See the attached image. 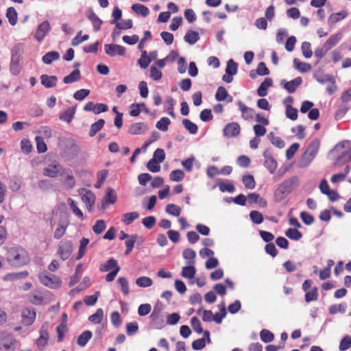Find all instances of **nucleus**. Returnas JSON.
Listing matches in <instances>:
<instances>
[{
    "instance_id": "412c9836",
    "label": "nucleus",
    "mask_w": 351,
    "mask_h": 351,
    "mask_svg": "<svg viewBox=\"0 0 351 351\" xmlns=\"http://www.w3.org/2000/svg\"><path fill=\"white\" fill-rule=\"evenodd\" d=\"M75 107H69L59 115L60 120L69 123L73 120L75 114Z\"/></svg>"
},
{
    "instance_id": "a878e982",
    "label": "nucleus",
    "mask_w": 351,
    "mask_h": 351,
    "mask_svg": "<svg viewBox=\"0 0 351 351\" xmlns=\"http://www.w3.org/2000/svg\"><path fill=\"white\" fill-rule=\"evenodd\" d=\"M81 79L80 71L77 69L73 70L69 75L65 76L63 82L65 84H71L78 82Z\"/></svg>"
},
{
    "instance_id": "864d4df0",
    "label": "nucleus",
    "mask_w": 351,
    "mask_h": 351,
    "mask_svg": "<svg viewBox=\"0 0 351 351\" xmlns=\"http://www.w3.org/2000/svg\"><path fill=\"white\" fill-rule=\"evenodd\" d=\"M260 337L264 343H270L274 339V335L267 329H263L260 332Z\"/></svg>"
},
{
    "instance_id": "423d86ee",
    "label": "nucleus",
    "mask_w": 351,
    "mask_h": 351,
    "mask_svg": "<svg viewBox=\"0 0 351 351\" xmlns=\"http://www.w3.org/2000/svg\"><path fill=\"white\" fill-rule=\"evenodd\" d=\"M78 193L81 196L82 201L86 204L88 211L91 213L96 199L95 195L93 191L85 188L79 189Z\"/></svg>"
},
{
    "instance_id": "09e8293b",
    "label": "nucleus",
    "mask_w": 351,
    "mask_h": 351,
    "mask_svg": "<svg viewBox=\"0 0 351 351\" xmlns=\"http://www.w3.org/2000/svg\"><path fill=\"white\" fill-rule=\"evenodd\" d=\"M82 273V265L80 264L76 267L75 274L73 275L70 278V281L69 283V287H73L75 285L78 281Z\"/></svg>"
},
{
    "instance_id": "052dcab7",
    "label": "nucleus",
    "mask_w": 351,
    "mask_h": 351,
    "mask_svg": "<svg viewBox=\"0 0 351 351\" xmlns=\"http://www.w3.org/2000/svg\"><path fill=\"white\" fill-rule=\"evenodd\" d=\"M29 273L27 271H23L21 272H16V273H10L8 274L4 279L5 280H17V279H21L27 277L28 276Z\"/></svg>"
},
{
    "instance_id": "3c124183",
    "label": "nucleus",
    "mask_w": 351,
    "mask_h": 351,
    "mask_svg": "<svg viewBox=\"0 0 351 351\" xmlns=\"http://www.w3.org/2000/svg\"><path fill=\"white\" fill-rule=\"evenodd\" d=\"M136 284L139 287H149L153 284L152 280L147 276H141L136 280Z\"/></svg>"
},
{
    "instance_id": "e433bc0d",
    "label": "nucleus",
    "mask_w": 351,
    "mask_h": 351,
    "mask_svg": "<svg viewBox=\"0 0 351 351\" xmlns=\"http://www.w3.org/2000/svg\"><path fill=\"white\" fill-rule=\"evenodd\" d=\"M105 124V121L103 119H99L97 121L93 123L90 129L89 135L90 136H94Z\"/></svg>"
},
{
    "instance_id": "13d9d810",
    "label": "nucleus",
    "mask_w": 351,
    "mask_h": 351,
    "mask_svg": "<svg viewBox=\"0 0 351 351\" xmlns=\"http://www.w3.org/2000/svg\"><path fill=\"white\" fill-rule=\"evenodd\" d=\"M104 311L101 308H98L95 313L88 317V320L94 324H99L103 319Z\"/></svg>"
},
{
    "instance_id": "f704fd0d",
    "label": "nucleus",
    "mask_w": 351,
    "mask_h": 351,
    "mask_svg": "<svg viewBox=\"0 0 351 351\" xmlns=\"http://www.w3.org/2000/svg\"><path fill=\"white\" fill-rule=\"evenodd\" d=\"M285 235L291 240L298 241L302 237V233L297 228H290L285 232Z\"/></svg>"
},
{
    "instance_id": "9d476101",
    "label": "nucleus",
    "mask_w": 351,
    "mask_h": 351,
    "mask_svg": "<svg viewBox=\"0 0 351 351\" xmlns=\"http://www.w3.org/2000/svg\"><path fill=\"white\" fill-rule=\"evenodd\" d=\"M39 334L40 336L36 339V343L37 346L39 348V350H42L47 345L49 337L47 323H45L43 325H42L39 330Z\"/></svg>"
},
{
    "instance_id": "dca6fc26",
    "label": "nucleus",
    "mask_w": 351,
    "mask_h": 351,
    "mask_svg": "<svg viewBox=\"0 0 351 351\" xmlns=\"http://www.w3.org/2000/svg\"><path fill=\"white\" fill-rule=\"evenodd\" d=\"M40 81L42 85L45 88H50L56 86L58 77L55 75L43 74L40 76Z\"/></svg>"
},
{
    "instance_id": "79ce46f5",
    "label": "nucleus",
    "mask_w": 351,
    "mask_h": 351,
    "mask_svg": "<svg viewBox=\"0 0 351 351\" xmlns=\"http://www.w3.org/2000/svg\"><path fill=\"white\" fill-rule=\"evenodd\" d=\"M242 182L247 189H253L255 188L256 182L254 176L252 175L243 176L242 178Z\"/></svg>"
},
{
    "instance_id": "5fc2aeb1",
    "label": "nucleus",
    "mask_w": 351,
    "mask_h": 351,
    "mask_svg": "<svg viewBox=\"0 0 351 351\" xmlns=\"http://www.w3.org/2000/svg\"><path fill=\"white\" fill-rule=\"evenodd\" d=\"M171 123V120L168 117H162L156 125V127L160 131L166 132L168 126Z\"/></svg>"
},
{
    "instance_id": "6e6552de",
    "label": "nucleus",
    "mask_w": 351,
    "mask_h": 351,
    "mask_svg": "<svg viewBox=\"0 0 351 351\" xmlns=\"http://www.w3.org/2000/svg\"><path fill=\"white\" fill-rule=\"evenodd\" d=\"M73 252V244L71 241H62L58 247V254L63 261L67 260Z\"/></svg>"
},
{
    "instance_id": "473e14b6",
    "label": "nucleus",
    "mask_w": 351,
    "mask_h": 351,
    "mask_svg": "<svg viewBox=\"0 0 351 351\" xmlns=\"http://www.w3.org/2000/svg\"><path fill=\"white\" fill-rule=\"evenodd\" d=\"M6 17L11 25H15L17 23L18 14L14 8L10 7L6 11Z\"/></svg>"
},
{
    "instance_id": "774afa93",
    "label": "nucleus",
    "mask_w": 351,
    "mask_h": 351,
    "mask_svg": "<svg viewBox=\"0 0 351 351\" xmlns=\"http://www.w3.org/2000/svg\"><path fill=\"white\" fill-rule=\"evenodd\" d=\"M351 347V337L349 335L345 336L340 341L339 349L341 351L348 350Z\"/></svg>"
},
{
    "instance_id": "f8f14e48",
    "label": "nucleus",
    "mask_w": 351,
    "mask_h": 351,
    "mask_svg": "<svg viewBox=\"0 0 351 351\" xmlns=\"http://www.w3.org/2000/svg\"><path fill=\"white\" fill-rule=\"evenodd\" d=\"M36 313L33 308H26L21 313V322L25 326H31L35 321Z\"/></svg>"
},
{
    "instance_id": "f03ea898",
    "label": "nucleus",
    "mask_w": 351,
    "mask_h": 351,
    "mask_svg": "<svg viewBox=\"0 0 351 351\" xmlns=\"http://www.w3.org/2000/svg\"><path fill=\"white\" fill-rule=\"evenodd\" d=\"M298 183V178L293 176L290 179L285 180L275 190L274 197L277 202L285 199L293 190Z\"/></svg>"
},
{
    "instance_id": "393cba45",
    "label": "nucleus",
    "mask_w": 351,
    "mask_h": 351,
    "mask_svg": "<svg viewBox=\"0 0 351 351\" xmlns=\"http://www.w3.org/2000/svg\"><path fill=\"white\" fill-rule=\"evenodd\" d=\"M21 58H11L10 64V71L12 75H18L21 70L20 64Z\"/></svg>"
},
{
    "instance_id": "c9c22d12",
    "label": "nucleus",
    "mask_w": 351,
    "mask_h": 351,
    "mask_svg": "<svg viewBox=\"0 0 351 351\" xmlns=\"http://www.w3.org/2000/svg\"><path fill=\"white\" fill-rule=\"evenodd\" d=\"M182 256L184 259L188 260V265L195 264V258L196 256V253L193 249H185L182 252Z\"/></svg>"
},
{
    "instance_id": "8fccbe9b",
    "label": "nucleus",
    "mask_w": 351,
    "mask_h": 351,
    "mask_svg": "<svg viewBox=\"0 0 351 351\" xmlns=\"http://www.w3.org/2000/svg\"><path fill=\"white\" fill-rule=\"evenodd\" d=\"M16 339L12 336H9L8 341H5L1 345V348L5 351H14L15 350Z\"/></svg>"
},
{
    "instance_id": "4c0bfd02",
    "label": "nucleus",
    "mask_w": 351,
    "mask_h": 351,
    "mask_svg": "<svg viewBox=\"0 0 351 351\" xmlns=\"http://www.w3.org/2000/svg\"><path fill=\"white\" fill-rule=\"evenodd\" d=\"M182 125L184 128L189 131V132L191 134H195L197 132L198 127L197 125L192 122L191 120L184 119L182 120Z\"/></svg>"
},
{
    "instance_id": "4468645a",
    "label": "nucleus",
    "mask_w": 351,
    "mask_h": 351,
    "mask_svg": "<svg viewBox=\"0 0 351 351\" xmlns=\"http://www.w3.org/2000/svg\"><path fill=\"white\" fill-rule=\"evenodd\" d=\"M302 77H297L289 82H287L285 80H282L280 82V84L283 86L284 88L289 93H293L296 90L298 87L302 84Z\"/></svg>"
},
{
    "instance_id": "7c9ffc66",
    "label": "nucleus",
    "mask_w": 351,
    "mask_h": 351,
    "mask_svg": "<svg viewBox=\"0 0 351 351\" xmlns=\"http://www.w3.org/2000/svg\"><path fill=\"white\" fill-rule=\"evenodd\" d=\"M139 217H140V215L138 212L134 211V212L127 213L122 215L121 221L125 225H130L134 220L138 219Z\"/></svg>"
},
{
    "instance_id": "c756f323",
    "label": "nucleus",
    "mask_w": 351,
    "mask_h": 351,
    "mask_svg": "<svg viewBox=\"0 0 351 351\" xmlns=\"http://www.w3.org/2000/svg\"><path fill=\"white\" fill-rule=\"evenodd\" d=\"M93 336L92 332L90 330L84 331L77 338V343L81 346L84 347Z\"/></svg>"
},
{
    "instance_id": "4d7b16f0",
    "label": "nucleus",
    "mask_w": 351,
    "mask_h": 351,
    "mask_svg": "<svg viewBox=\"0 0 351 351\" xmlns=\"http://www.w3.org/2000/svg\"><path fill=\"white\" fill-rule=\"evenodd\" d=\"M184 172L181 169L172 171L169 174V178L174 182H180L184 179Z\"/></svg>"
},
{
    "instance_id": "de8ad7c7",
    "label": "nucleus",
    "mask_w": 351,
    "mask_h": 351,
    "mask_svg": "<svg viewBox=\"0 0 351 351\" xmlns=\"http://www.w3.org/2000/svg\"><path fill=\"white\" fill-rule=\"evenodd\" d=\"M286 116L287 118L292 121H295L298 119V111L297 108H293L292 105L287 104L286 106Z\"/></svg>"
},
{
    "instance_id": "cd10ccee",
    "label": "nucleus",
    "mask_w": 351,
    "mask_h": 351,
    "mask_svg": "<svg viewBox=\"0 0 351 351\" xmlns=\"http://www.w3.org/2000/svg\"><path fill=\"white\" fill-rule=\"evenodd\" d=\"M293 62L294 68L301 73H306L311 69L310 64L302 62L298 58H294Z\"/></svg>"
},
{
    "instance_id": "37998d69",
    "label": "nucleus",
    "mask_w": 351,
    "mask_h": 351,
    "mask_svg": "<svg viewBox=\"0 0 351 351\" xmlns=\"http://www.w3.org/2000/svg\"><path fill=\"white\" fill-rule=\"evenodd\" d=\"M66 177L63 181V184L67 189H73L75 185V180L71 170H66Z\"/></svg>"
},
{
    "instance_id": "bf43d9fd",
    "label": "nucleus",
    "mask_w": 351,
    "mask_h": 351,
    "mask_svg": "<svg viewBox=\"0 0 351 351\" xmlns=\"http://www.w3.org/2000/svg\"><path fill=\"white\" fill-rule=\"evenodd\" d=\"M346 304H333L329 307V313L332 315L337 313H344L346 311Z\"/></svg>"
},
{
    "instance_id": "58836bf2",
    "label": "nucleus",
    "mask_w": 351,
    "mask_h": 351,
    "mask_svg": "<svg viewBox=\"0 0 351 351\" xmlns=\"http://www.w3.org/2000/svg\"><path fill=\"white\" fill-rule=\"evenodd\" d=\"M196 273V269L193 265H189L182 267V276L186 278H193Z\"/></svg>"
},
{
    "instance_id": "5701e85b",
    "label": "nucleus",
    "mask_w": 351,
    "mask_h": 351,
    "mask_svg": "<svg viewBox=\"0 0 351 351\" xmlns=\"http://www.w3.org/2000/svg\"><path fill=\"white\" fill-rule=\"evenodd\" d=\"M88 19L92 22L93 29L95 32H98L101 29L103 21L97 16L93 10H90L88 14Z\"/></svg>"
},
{
    "instance_id": "f257e3e1",
    "label": "nucleus",
    "mask_w": 351,
    "mask_h": 351,
    "mask_svg": "<svg viewBox=\"0 0 351 351\" xmlns=\"http://www.w3.org/2000/svg\"><path fill=\"white\" fill-rule=\"evenodd\" d=\"M6 260L10 265L19 267L27 265L30 261V257L25 249L14 246L8 248Z\"/></svg>"
},
{
    "instance_id": "338daca9",
    "label": "nucleus",
    "mask_w": 351,
    "mask_h": 351,
    "mask_svg": "<svg viewBox=\"0 0 351 351\" xmlns=\"http://www.w3.org/2000/svg\"><path fill=\"white\" fill-rule=\"evenodd\" d=\"M191 324L194 331L197 333L202 334L204 332L201 322L197 317H193L191 318Z\"/></svg>"
},
{
    "instance_id": "4be33fe9",
    "label": "nucleus",
    "mask_w": 351,
    "mask_h": 351,
    "mask_svg": "<svg viewBox=\"0 0 351 351\" xmlns=\"http://www.w3.org/2000/svg\"><path fill=\"white\" fill-rule=\"evenodd\" d=\"M237 105L239 106V110L242 112V117L245 120H247L249 119L253 118L254 110L247 107L245 105L243 102L241 101H239L237 102Z\"/></svg>"
},
{
    "instance_id": "2f4dec72",
    "label": "nucleus",
    "mask_w": 351,
    "mask_h": 351,
    "mask_svg": "<svg viewBox=\"0 0 351 351\" xmlns=\"http://www.w3.org/2000/svg\"><path fill=\"white\" fill-rule=\"evenodd\" d=\"M138 238V235L136 234H131L130 238L125 241V244L126 250L125 252V255H129L134 248V244Z\"/></svg>"
},
{
    "instance_id": "0e129e2a",
    "label": "nucleus",
    "mask_w": 351,
    "mask_h": 351,
    "mask_svg": "<svg viewBox=\"0 0 351 351\" xmlns=\"http://www.w3.org/2000/svg\"><path fill=\"white\" fill-rule=\"evenodd\" d=\"M250 217L255 224H261L263 221V215L257 210H252L250 213Z\"/></svg>"
},
{
    "instance_id": "680f3d73",
    "label": "nucleus",
    "mask_w": 351,
    "mask_h": 351,
    "mask_svg": "<svg viewBox=\"0 0 351 351\" xmlns=\"http://www.w3.org/2000/svg\"><path fill=\"white\" fill-rule=\"evenodd\" d=\"M117 282L121 287V291L123 294L128 295L130 293V287L127 278L125 277H119L117 280Z\"/></svg>"
},
{
    "instance_id": "b1692460",
    "label": "nucleus",
    "mask_w": 351,
    "mask_h": 351,
    "mask_svg": "<svg viewBox=\"0 0 351 351\" xmlns=\"http://www.w3.org/2000/svg\"><path fill=\"white\" fill-rule=\"evenodd\" d=\"M131 8L134 12L143 17H146L149 14V8L141 3H134L132 5Z\"/></svg>"
},
{
    "instance_id": "72a5a7b5",
    "label": "nucleus",
    "mask_w": 351,
    "mask_h": 351,
    "mask_svg": "<svg viewBox=\"0 0 351 351\" xmlns=\"http://www.w3.org/2000/svg\"><path fill=\"white\" fill-rule=\"evenodd\" d=\"M267 138L269 139L272 145L277 147L278 148L282 149L285 145L284 141L281 138L276 136L273 132H271L268 134Z\"/></svg>"
},
{
    "instance_id": "7ed1b4c3",
    "label": "nucleus",
    "mask_w": 351,
    "mask_h": 351,
    "mask_svg": "<svg viewBox=\"0 0 351 351\" xmlns=\"http://www.w3.org/2000/svg\"><path fill=\"white\" fill-rule=\"evenodd\" d=\"M319 146H320V141L317 138H315L311 142V143L308 145L306 150L302 154V158L300 160V165L301 166L306 167L311 163V162L316 156V155L318 152Z\"/></svg>"
},
{
    "instance_id": "39448f33",
    "label": "nucleus",
    "mask_w": 351,
    "mask_h": 351,
    "mask_svg": "<svg viewBox=\"0 0 351 351\" xmlns=\"http://www.w3.org/2000/svg\"><path fill=\"white\" fill-rule=\"evenodd\" d=\"M38 278L43 285L51 289H57L61 285L60 279L53 274L41 273L39 274Z\"/></svg>"
},
{
    "instance_id": "e2e57ef3",
    "label": "nucleus",
    "mask_w": 351,
    "mask_h": 351,
    "mask_svg": "<svg viewBox=\"0 0 351 351\" xmlns=\"http://www.w3.org/2000/svg\"><path fill=\"white\" fill-rule=\"evenodd\" d=\"M165 159V153L164 149L158 148L155 150L153 154V158L151 160H154V162L159 163L162 162Z\"/></svg>"
},
{
    "instance_id": "20e7f679",
    "label": "nucleus",
    "mask_w": 351,
    "mask_h": 351,
    "mask_svg": "<svg viewBox=\"0 0 351 351\" xmlns=\"http://www.w3.org/2000/svg\"><path fill=\"white\" fill-rule=\"evenodd\" d=\"M66 173V169L58 162L49 164L43 169V175L52 178H56L58 175L63 176Z\"/></svg>"
},
{
    "instance_id": "69168bd1",
    "label": "nucleus",
    "mask_w": 351,
    "mask_h": 351,
    "mask_svg": "<svg viewBox=\"0 0 351 351\" xmlns=\"http://www.w3.org/2000/svg\"><path fill=\"white\" fill-rule=\"evenodd\" d=\"M228 96V93L223 86H219L215 94V99L218 101H224Z\"/></svg>"
},
{
    "instance_id": "c85d7f7f",
    "label": "nucleus",
    "mask_w": 351,
    "mask_h": 351,
    "mask_svg": "<svg viewBox=\"0 0 351 351\" xmlns=\"http://www.w3.org/2000/svg\"><path fill=\"white\" fill-rule=\"evenodd\" d=\"M60 58V53L56 51H49L42 57L43 62L46 64H50L53 61Z\"/></svg>"
},
{
    "instance_id": "603ef678",
    "label": "nucleus",
    "mask_w": 351,
    "mask_h": 351,
    "mask_svg": "<svg viewBox=\"0 0 351 351\" xmlns=\"http://www.w3.org/2000/svg\"><path fill=\"white\" fill-rule=\"evenodd\" d=\"M165 211L169 215H171L175 217H178L181 213V208L180 206L174 204H169L167 205Z\"/></svg>"
},
{
    "instance_id": "ddd939ff",
    "label": "nucleus",
    "mask_w": 351,
    "mask_h": 351,
    "mask_svg": "<svg viewBox=\"0 0 351 351\" xmlns=\"http://www.w3.org/2000/svg\"><path fill=\"white\" fill-rule=\"evenodd\" d=\"M148 130V125L145 122L132 123L128 128V134L130 135H141Z\"/></svg>"
},
{
    "instance_id": "1a4fd4ad",
    "label": "nucleus",
    "mask_w": 351,
    "mask_h": 351,
    "mask_svg": "<svg viewBox=\"0 0 351 351\" xmlns=\"http://www.w3.org/2000/svg\"><path fill=\"white\" fill-rule=\"evenodd\" d=\"M241 127L237 122L226 124L223 129V135L227 138H234L239 135Z\"/></svg>"
},
{
    "instance_id": "0eeeda50",
    "label": "nucleus",
    "mask_w": 351,
    "mask_h": 351,
    "mask_svg": "<svg viewBox=\"0 0 351 351\" xmlns=\"http://www.w3.org/2000/svg\"><path fill=\"white\" fill-rule=\"evenodd\" d=\"M264 166L267 168L270 173H274L278 167V163L276 159L273 157L272 152L270 149H267L263 152Z\"/></svg>"
},
{
    "instance_id": "49530a36",
    "label": "nucleus",
    "mask_w": 351,
    "mask_h": 351,
    "mask_svg": "<svg viewBox=\"0 0 351 351\" xmlns=\"http://www.w3.org/2000/svg\"><path fill=\"white\" fill-rule=\"evenodd\" d=\"M314 77L315 78V80L320 84H326V83H329L331 80H332V79L334 78V76H332V75H329V74H324L323 73H315L314 75Z\"/></svg>"
},
{
    "instance_id": "c03bdc74",
    "label": "nucleus",
    "mask_w": 351,
    "mask_h": 351,
    "mask_svg": "<svg viewBox=\"0 0 351 351\" xmlns=\"http://www.w3.org/2000/svg\"><path fill=\"white\" fill-rule=\"evenodd\" d=\"M217 184H218L219 190L222 193H224L226 191H228L229 193H233L235 191V187H234V184H232L228 180L227 182H224L223 181H219Z\"/></svg>"
},
{
    "instance_id": "bb28decb",
    "label": "nucleus",
    "mask_w": 351,
    "mask_h": 351,
    "mask_svg": "<svg viewBox=\"0 0 351 351\" xmlns=\"http://www.w3.org/2000/svg\"><path fill=\"white\" fill-rule=\"evenodd\" d=\"M199 38V33L193 30H189L184 37V41L191 45L196 43Z\"/></svg>"
},
{
    "instance_id": "f3484780",
    "label": "nucleus",
    "mask_w": 351,
    "mask_h": 351,
    "mask_svg": "<svg viewBox=\"0 0 351 351\" xmlns=\"http://www.w3.org/2000/svg\"><path fill=\"white\" fill-rule=\"evenodd\" d=\"M117 268L121 269L117 261L114 258H109L106 263L101 265L99 267V269L102 272L110 271L117 269Z\"/></svg>"
},
{
    "instance_id": "6ab92c4d",
    "label": "nucleus",
    "mask_w": 351,
    "mask_h": 351,
    "mask_svg": "<svg viewBox=\"0 0 351 351\" xmlns=\"http://www.w3.org/2000/svg\"><path fill=\"white\" fill-rule=\"evenodd\" d=\"M342 38V34L340 32L332 35L323 45V46L329 51L335 47Z\"/></svg>"
},
{
    "instance_id": "aec40b11",
    "label": "nucleus",
    "mask_w": 351,
    "mask_h": 351,
    "mask_svg": "<svg viewBox=\"0 0 351 351\" xmlns=\"http://www.w3.org/2000/svg\"><path fill=\"white\" fill-rule=\"evenodd\" d=\"M351 160V147L346 152L341 153L335 161L333 165L335 167L341 166Z\"/></svg>"
},
{
    "instance_id": "ea45409f",
    "label": "nucleus",
    "mask_w": 351,
    "mask_h": 351,
    "mask_svg": "<svg viewBox=\"0 0 351 351\" xmlns=\"http://www.w3.org/2000/svg\"><path fill=\"white\" fill-rule=\"evenodd\" d=\"M89 243V239H86V238H82L81 240H80V247H79V250H78V253L76 256V259L77 260H80L81 258H82V257L84 256L85 254V252H86V247L88 245Z\"/></svg>"
},
{
    "instance_id": "a19ab883",
    "label": "nucleus",
    "mask_w": 351,
    "mask_h": 351,
    "mask_svg": "<svg viewBox=\"0 0 351 351\" xmlns=\"http://www.w3.org/2000/svg\"><path fill=\"white\" fill-rule=\"evenodd\" d=\"M238 70V64L232 59H230L227 62L226 73L229 75H236Z\"/></svg>"
},
{
    "instance_id": "a18cd8bd",
    "label": "nucleus",
    "mask_w": 351,
    "mask_h": 351,
    "mask_svg": "<svg viewBox=\"0 0 351 351\" xmlns=\"http://www.w3.org/2000/svg\"><path fill=\"white\" fill-rule=\"evenodd\" d=\"M175 101L171 97H168L165 102V110L172 117H175L176 114L173 112Z\"/></svg>"
},
{
    "instance_id": "6e6d98bb",
    "label": "nucleus",
    "mask_w": 351,
    "mask_h": 351,
    "mask_svg": "<svg viewBox=\"0 0 351 351\" xmlns=\"http://www.w3.org/2000/svg\"><path fill=\"white\" fill-rule=\"evenodd\" d=\"M347 16V13L346 12H339L337 13L332 14L328 18V23L334 24L336 23L341 20L346 18Z\"/></svg>"
},
{
    "instance_id": "9b49d317",
    "label": "nucleus",
    "mask_w": 351,
    "mask_h": 351,
    "mask_svg": "<svg viewBox=\"0 0 351 351\" xmlns=\"http://www.w3.org/2000/svg\"><path fill=\"white\" fill-rule=\"evenodd\" d=\"M105 53L110 57H114L117 55L124 56L125 53V48L117 44H106L104 45Z\"/></svg>"
},
{
    "instance_id": "a211bd4d",
    "label": "nucleus",
    "mask_w": 351,
    "mask_h": 351,
    "mask_svg": "<svg viewBox=\"0 0 351 351\" xmlns=\"http://www.w3.org/2000/svg\"><path fill=\"white\" fill-rule=\"evenodd\" d=\"M117 195L116 191L110 188L107 189L106 195L104 197V202L102 204V208H106V204H113L117 202Z\"/></svg>"
},
{
    "instance_id": "2eb2a0df",
    "label": "nucleus",
    "mask_w": 351,
    "mask_h": 351,
    "mask_svg": "<svg viewBox=\"0 0 351 351\" xmlns=\"http://www.w3.org/2000/svg\"><path fill=\"white\" fill-rule=\"evenodd\" d=\"M51 27L50 23L48 21H45L43 23H41L36 32L35 34V38L38 41L41 42L45 36L47 34V33L50 31Z\"/></svg>"
}]
</instances>
